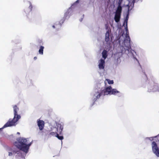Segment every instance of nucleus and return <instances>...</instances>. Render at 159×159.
<instances>
[{
    "mask_svg": "<svg viewBox=\"0 0 159 159\" xmlns=\"http://www.w3.org/2000/svg\"><path fill=\"white\" fill-rule=\"evenodd\" d=\"M26 139L21 137L18 138L16 139V141L14 142L13 144L18 149L27 153L31 144V143H28Z\"/></svg>",
    "mask_w": 159,
    "mask_h": 159,
    "instance_id": "f257e3e1",
    "label": "nucleus"
},
{
    "mask_svg": "<svg viewBox=\"0 0 159 159\" xmlns=\"http://www.w3.org/2000/svg\"><path fill=\"white\" fill-rule=\"evenodd\" d=\"M13 110L14 112V117L11 120L9 119L7 124L4 127L12 126L15 125V123L20 118V116L17 115V112L19 110V108L16 105L13 106Z\"/></svg>",
    "mask_w": 159,
    "mask_h": 159,
    "instance_id": "f03ea898",
    "label": "nucleus"
},
{
    "mask_svg": "<svg viewBox=\"0 0 159 159\" xmlns=\"http://www.w3.org/2000/svg\"><path fill=\"white\" fill-rule=\"evenodd\" d=\"M112 88L111 86H109L106 87L105 89L102 90L100 93L97 91L95 92L94 96L96 97L94 98V100H96L97 99L100 98L101 95H111V90Z\"/></svg>",
    "mask_w": 159,
    "mask_h": 159,
    "instance_id": "7ed1b4c3",
    "label": "nucleus"
},
{
    "mask_svg": "<svg viewBox=\"0 0 159 159\" xmlns=\"http://www.w3.org/2000/svg\"><path fill=\"white\" fill-rule=\"evenodd\" d=\"M57 127L54 128L56 129L55 132H51L48 134L50 136H56L57 134L58 133L59 134H61L63 129V125L61 124H57Z\"/></svg>",
    "mask_w": 159,
    "mask_h": 159,
    "instance_id": "20e7f679",
    "label": "nucleus"
},
{
    "mask_svg": "<svg viewBox=\"0 0 159 159\" xmlns=\"http://www.w3.org/2000/svg\"><path fill=\"white\" fill-rule=\"evenodd\" d=\"M126 35L125 38L124 40V45L127 48V49H129L130 48V38L129 35V32L127 27V25H126L125 27Z\"/></svg>",
    "mask_w": 159,
    "mask_h": 159,
    "instance_id": "39448f33",
    "label": "nucleus"
},
{
    "mask_svg": "<svg viewBox=\"0 0 159 159\" xmlns=\"http://www.w3.org/2000/svg\"><path fill=\"white\" fill-rule=\"evenodd\" d=\"M152 146L153 152L157 157H159V149L155 142L153 141L152 142Z\"/></svg>",
    "mask_w": 159,
    "mask_h": 159,
    "instance_id": "423d86ee",
    "label": "nucleus"
},
{
    "mask_svg": "<svg viewBox=\"0 0 159 159\" xmlns=\"http://www.w3.org/2000/svg\"><path fill=\"white\" fill-rule=\"evenodd\" d=\"M79 2V0H77L67 10V11L65 13V16L66 17L68 15H69L70 13V11H71L72 9L75 8L77 6V3Z\"/></svg>",
    "mask_w": 159,
    "mask_h": 159,
    "instance_id": "0eeeda50",
    "label": "nucleus"
},
{
    "mask_svg": "<svg viewBox=\"0 0 159 159\" xmlns=\"http://www.w3.org/2000/svg\"><path fill=\"white\" fill-rule=\"evenodd\" d=\"M8 149L9 151L8 152V156H12L13 154L16 153L18 154V152H19V151L17 149H15L13 150V148H11L9 147Z\"/></svg>",
    "mask_w": 159,
    "mask_h": 159,
    "instance_id": "6e6552de",
    "label": "nucleus"
},
{
    "mask_svg": "<svg viewBox=\"0 0 159 159\" xmlns=\"http://www.w3.org/2000/svg\"><path fill=\"white\" fill-rule=\"evenodd\" d=\"M38 125V126L39 129L40 130H42L44 127V122L43 120L38 119L37 121Z\"/></svg>",
    "mask_w": 159,
    "mask_h": 159,
    "instance_id": "1a4fd4ad",
    "label": "nucleus"
},
{
    "mask_svg": "<svg viewBox=\"0 0 159 159\" xmlns=\"http://www.w3.org/2000/svg\"><path fill=\"white\" fill-rule=\"evenodd\" d=\"M99 63L98 65L99 68L100 69H104L105 67V61L104 60L101 59L99 61Z\"/></svg>",
    "mask_w": 159,
    "mask_h": 159,
    "instance_id": "9d476101",
    "label": "nucleus"
},
{
    "mask_svg": "<svg viewBox=\"0 0 159 159\" xmlns=\"http://www.w3.org/2000/svg\"><path fill=\"white\" fill-rule=\"evenodd\" d=\"M120 16L121 15L115 13V15L114 17V20L116 22L118 23L120 21Z\"/></svg>",
    "mask_w": 159,
    "mask_h": 159,
    "instance_id": "9b49d317",
    "label": "nucleus"
},
{
    "mask_svg": "<svg viewBox=\"0 0 159 159\" xmlns=\"http://www.w3.org/2000/svg\"><path fill=\"white\" fill-rule=\"evenodd\" d=\"M61 25L59 22H58L57 24H55L53 25L52 27L53 28H56V30H58L60 29L61 27Z\"/></svg>",
    "mask_w": 159,
    "mask_h": 159,
    "instance_id": "f8f14e48",
    "label": "nucleus"
},
{
    "mask_svg": "<svg viewBox=\"0 0 159 159\" xmlns=\"http://www.w3.org/2000/svg\"><path fill=\"white\" fill-rule=\"evenodd\" d=\"M110 34L109 31L108 30L107 31L105 34V41L107 42H108L110 40L109 36Z\"/></svg>",
    "mask_w": 159,
    "mask_h": 159,
    "instance_id": "ddd939ff",
    "label": "nucleus"
},
{
    "mask_svg": "<svg viewBox=\"0 0 159 159\" xmlns=\"http://www.w3.org/2000/svg\"><path fill=\"white\" fill-rule=\"evenodd\" d=\"M122 10V8L121 6H118L116 12V13L121 15Z\"/></svg>",
    "mask_w": 159,
    "mask_h": 159,
    "instance_id": "4468645a",
    "label": "nucleus"
},
{
    "mask_svg": "<svg viewBox=\"0 0 159 159\" xmlns=\"http://www.w3.org/2000/svg\"><path fill=\"white\" fill-rule=\"evenodd\" d=\"M102 57L104 60L107 57V52L106 50H104L102 52Z\"/></svg>",
    "mask_w": 159,
    "mask_h": 159,
    "instance_id": "2eb2a0df",
    "label": "nucleus"
},
{
    "mask_svg": "<svg viewBox=\"0 0 159 159\" xmlns=\"http://www.w3.org/2000/svg\"><path fill=\"white\" fill-rule=\"evenodd\" d=\"M111 92V94L116 95L117 93H119V92L116 89H112Z\"/></svg>",
    "mask_w": 159,
    "mask_h": 159,
    "instance_id": "dca6fc26",
    "label": "nucleus"
},
{
    "mask_svg": "<svg viewBox=\"0 0 159 159\" xmlns=\"http://www.w3.org/2000/svg\"><path fill=\"white\" fill-rule=\"evenodd\" d=\"M44 47L43 46H41L39 50V52L40 54L43 55V51Z\"/></svg>",
    "mask_w": 159,
    "mask_h": 159,
    "instance_id": "f3484780",
    "label": "nucleus"
},
{
    "mask_svg": "<svg viewBox=\"0 0 159 159\" xmlns=\"http://www.w3.org/2000/svg\"><path fill=\"white\" fill-rule=\"evenodd\" d=\"M58 133L56 135V137H57L59 139L62 140L64 139L63 136H60L59 135V134Z\"/></svg>",
    "mask_w": 159,
    "mask_h": 159,
    "instance_id": "a211bd4d",
    "label": "nucleus"
},
{
    "mask_svg": "<svg viewBox=\"0 0 159 159\" xmlns=\"http://www.w3.org/2000/svg\"><path fill=\"white\" fill-rule=\"evenodd\" d=\"M106 80L108 82L109 84H113L114 83V82L113 80H110L109 79H106Z\"/></svg>",
    "mask_w": 159,
    "mask_h": 159,
    "instance_id": "6ab92c4d",
    "label": "nucleus"
},
{
    "mask_svg": "<svg viewBox=\"0 0 159 159\" xmlns=\"http://www.w3.org/2000/svg\"><path fill=\"white\" fill-rule=\"evenodd\" d=\"M128 18H129L128 15H127L126 16V18L125 20V22L123 24L124 25H125V23H126V25H127V21H128Z\"/></svg>",
    "mask_w": 159,
    "mask_h": 159,
    "instance_id": "aec40b11",
    "label": "nucleus"
},
{
    "mask_svg": "<svg viewBox=\"0 0 159 159\" xmlns=\"http://www.w3.org/2000/svg\"><path fill=\"white\" fill-rule=\"evenodd\" d=\"M123 0H119L118 2V6H121V3L122 2Z\"/></svg>",
    "mask_w": 159,
    "mask_h": 159,
    "instance_id": "412c9836",
    "label": "nucleus"
},
{
    "mask_svg": "<svg viewBox=\"0 0 159 159\" xmlns=\"http://www.w3.org/2000/svg\"><path fill=\"white\" fill-rule=\"evenodd\" d=\"M7 124V122L3 126V127L2 128H0V131H2V129L3 128H4L6 127H8V126H6V127H4V126Z\"/></svg>",
    "mask_w": 159,
    "mask_h": 159,
    "instance_id": "4be33fe9",
    "label": "nucleus"
},
{
    "mask_svg": "<svg viewBox=\"0 0 159 159\" xmlns=\"http://www.w3.org/2000/svg\"><path fill=\"white\" fill-rule=\"evenodd\" d=\"M33 8L32 5L31 4H30L29 7V8L30 9V11L32 10V8Z\"/></svg>",
    "mask_w": 159,
    "mask_h": 159,
    "instance_id": "5701e85b",
    "label": "nucleus"
},
{
    "mask_svg": "<svg viewBox=\"0 0 159 159\" xmlns=\"http://www.w3.org/2000/svg\"><path fill=\"white\" fill-rule=\"evenodd\" d=\"M37 58V57H34V60H36Z\"/></svg>",
    "mask_w": 159,
    "mask_h": 159,
    "instance_id": "b1692460",
    "label": "nucleus"
},
{
    "mask_svg": "<svg viewBox=\"0 0 159 159\" xmlns=\"http://www.w3.org/2000/svg\"><path fill=\"white\" fill-rule=\"evenodd\" d=\"M42 43V41L41 40L39 41V43L40 44L41 43Z\"/></svg>",
    "mask_w": 159,
    "mask_h": 159,
    "instance_id": "393cba45",
    "label": "nucleus"
},
{
    "mask_svg": "<svg viewBox=\"0 0 159 159\" xmlns=\"http://www.w3.org/2000/svg\"><path fill=\"white\" fill-rule=\"evenodd\" d=\"M157 90V91H159V86L158 87Z\"/></svg>",
    "mask_w": 159,
    "mask_h": 159,
    "instance_id": "a878e982",
    "label": "nucleus"
},
{
    "mask_svg": "<svg viewBox=\"0 0 159 159\" xmlns=\"http://www.w3.org/2000/svg\"><path fill=\"white\" fill-rule=\"evenodd\" d=\"M17 134H20V133L19 132H17Z\"/></svg>",
    "mask_w": 159,
    "mask_h": 159,
    "instance_id": "bb28decb",
    "label": "nucleus"
},
{
    "mask_svg": "<svg viewBox=\"0 0 159 159\" xmlns=\"http://www.w3.org/2000/svg\"><path fill=\"white\" fill-rule=\"evenodd\" d=\"M109 0V1L110 0Z\"/></svg>",
    "mask_w": 159,
    "mask_h": 159,
    "instance_id": "cd10ccee",
    "label": "nucleus"
}]
</instances>
